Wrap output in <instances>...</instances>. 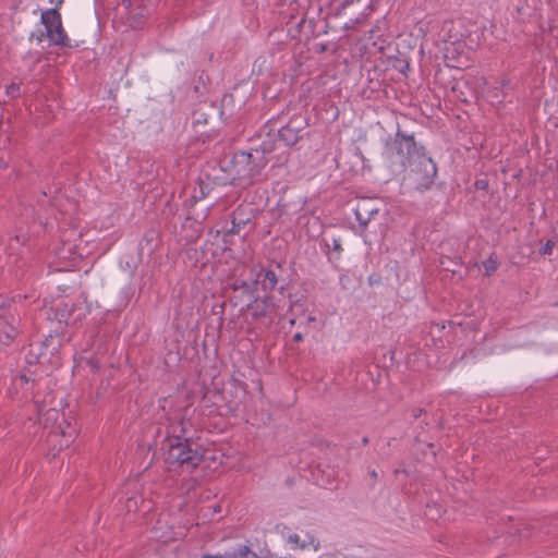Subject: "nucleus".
Wrapping results in <instances>:
<instances>
[{
	"instance_id": "22",
	"label": "nucleus",
	"mask_w": 558,
	"mask_h": 558,
	"mask_svg": "<svg viewBox=\"0 0 558 558\" xmlns=\"http://www.w3.org/2000/svg\"><path fill=\"white\" fill-rule=\"evenodd\" d=\"M488 186V182L486 179H477L475 181V187L477 190H485Z\"/></svg>"
},
{
	"instance_id": "23",
	"label": "nucleus",
	"mask_w": 558,
	"mask_h": 558,
	"mask_svg": "<svg viewBox=\"0 0 558 558\" xmlns=\"http://www.w3.org/2000/svg\"><path fill=\"white\" fill-rule=\"evenodd\" d=\"M49 2L51 4H53L52 9H57V11L60 12V9H61V7H62L64 1L63 0H49Z\"/></svg>"
},
{
	"instance_id": "24",
	"label": "nucleus",
	"mask_w": 558,
	"mask_h": 558,
	"mask_svg": "<svg viewBox=\"0 0 558 558\" xmlns=\"http://www.w3.org/2000/svg\"><path fill=\"white\" fill-rule=\"evenodd\" d=\"M202 558H221V556H220V554H215V555L205 554L202 556Z\"/></svg>"
},
{
	"instance_id": "25",
	"label": "nucleus",
	"mask_w": 558,
	"mask_h": 558,
	"mask_svg": "<svg viewBox=\"0 0 558 558\" xmlns=\"http://www.w3.org/2000/svg\"><path fill=\"white\" fill-rule=\"evenodd\" d=\"M302 339H303V336L301 332H298L293 336V340L296 342L301 341Z\"/></svg>"
},
{
	"instance_id": "1",
	"label": "nucleus",
	"mask_w": 558,
	"mask_h": 558,
	"mask_svg": "<svg viewBox=\"0 0 558 558\" xmlns=\"http://www.w3.org/2000/svg\"><path fill=\"white\" fill-rule=\"evenodd\" d=\"M38 386L39 384L35 378L21 374L13 378L11 387L9 388V395L13 400L21 402L33 401L36 405L40 422L45 427L50 428V437H60V448H66L74 440L76 429L65 418L63 412L57 409L44 411L37 396L36 389Z\"/></svg>"
},
{
	"instance_id": "29",
	"label": "nucleus",
	"mask_w": 558,
	"mask_h": 558,
	"mask_svg": "<svg viewBox=\"0 0 558 558\" xmlns=\"http://www.w3.org/2000/svg\"><path fill=\"white\" fill-rule=\"evenodd\" d=\"M371 475H372L373 478L377 477V473L375 471H373Z\"/></svg>"
},
{
	"instance_id": "27",
	"label": "nucleus",
	"mask_w": 558,
	"mask_h": 558,
	"mask_svg": "<svg viewBox=\"0 0 558 558\" xmlns=\"http://www.w3.org/2000/svg\"><path fill=\"white\" fill-rule=\"evenodd\" d=\"M131 504H132L133 506H136V500H134V499H131V498H130V499L128 500V506L130 507V506H131Z\"/></svg>"
},
{
	"instance_id": "16",
	"label": "nucleus",
	"mask_w": 558,
	"mask_h": 558,
	"mask_svg": "<svg viewBox=\"0 0 558 558\" xmlns=\"http://www.w3.org/2000/svg\"><path fill=\"white\" fill-rule=\"evenodd\" d=\"M221 558H257L248 545L238 544L233 548L220 554Z\"/></svg>"
},
{
	"instance_id": "2",
	"label": "nucleus",
	"mask_w": 558,
	"mask_h": 558,
	"mask_svg": "<svg viewBox=\"0 0 558 558\" xmlns=\"http://www.w3.org/2000/svg\"><path fill=\"white\" fill-rule=\"evenodd\" d=\"M166 461L169 465L192 471L206 458V449L193 437L167 438Z\"/></svg>"
},
{
	"instance_id": "4",
	"label": "nucleus",
	"mask_w": 558,
	"mask_h": 558,
	"mask_svg": "<svg viewBox=\"0 0 558 558\" xmlns=\"http://www.w3.org/2000/svg\"><path fill=\"white\" fill-rule=\"evenodd\" d=\"M423 148H417L414 137L397 132L393 138H389L386 143L385 155L395 163L405 166L410 165L415 155L422 154Z\"/></svg>"
},
{
	"instance_id": "13",
	"label": "nucleus",
	"mask_w": 558,
	"mask_h": 558,
	"mask_svg": "<svg viewBox=\"0 0 558 558\" xmlns=\"http://www.w3.org/2000/svg\"><path fill=\"white\" fill-rule=\"evenodd\" d=\"M287 543L291 549H313L316 551L319 548V542L310 533L290 534L287 538Z\"/></svg>"
},
{
	"instance_id": "6",
	"label": "nucleus",
	"mask_w": 558,
	"mask_h": 558,
	"mask_svg": "<svg viewBox=\"0 0 558 558\" xmlns=\"http://www.w3.org/2000/svg\"><path fill=\"white\" fill-rule=\"evenodd\" d=\"M40 23L45 27V35L49 45L59 47H71L70 39L62 25L61 13L57 9L41 11Z\"/></svg>"
},
{
	"instance_id": "28",
	"label": "nucleus",
	"mask_w": 558,
	"mask_h": 558,
	"mask_svg": "<svg viewBox=\"0 0 558 558\" xmlns=\"http://www.w3.org/2000/svg\"><path fill=\"white\" fill-rule=\"evenodd\" d=\"M122 3L126 4V5H130L131 2H130V0H123Z\"/></svg>"
},
{
	"instance_id": "10",
	"label": "nucleus",
	"mask_w": 558,
	"mask_h": 558,
	"mask_svg": "<svg viewBox=\"0 0 558 558\" xmlns=\"http://www.w3.org/2000/svg\"><path fill=\"white\" fill-rule=\"evenodd\" d=\"M192 410L189 407H184L171 414L168 421V436L167 438H184L190 437L189 433L192 429Z\"/></svg>"
},
{
	"instance_id": "34",
	"label": "nucleus",
	"mask_w": 558,
	"mask_h": 558,
	"mask_svg": "<svg viewBox=\"0 0 558 558\" xmlns=\"http://www.w3.org/2000/svg\"><path fill=\"white\" fill-rule=\"evenodd\" d=\"M314 320H315V317H312V316L308 317V322H314Z\"/></svg>"
},
{
	"instance_id": "26",
	"label": "nucleus",
	"mask_w": 558,
	"mask_h": 558,
	"mask_svg": "<svg viewBox=\"0 0 558 558\" xmlns=\"http://www.w3.org/2000/svg\"><path fill=\"white\" fill-rule=\"evenodd\" d=\"M333 250H336V251H340L341 250V245H340V243L338 241H335Z\"/></svg>"
},
{
	"instance_id": "12",
	"label": "nucleus",
	"mask_w": 558,
	"mask_h": 558,
	"mask_svg": "<svg viewBox=\"0 0 558 558\" xmlns=\"http://www.w3.org/2000/svg\"><path fill=\"white\" fill-rule=\"evenodd\" d=\"M444 59L449 68L461 69L468 64V48L464 41H446L444 46Z\"/></svg>"
},
{
	"instance_id": "8",
	"label": "nucleus",
	"mask_w": 558,
	"mask_h": 558,
	"mask_svg": "<svg viewBox=\"0 0 558 558\" xmlns=\"http://www.w3.org/2000/svg\"><path fill=\"white\" fill-rule=\"evenodd\" d=\"M265 163L263 157L241 151L234 155L232 167L238 179L254 182L260 175Z\"/></svg>"
},
{
	"instance_id": "3",
	"label": "nucleus",
	"mask_w": 558,
	"mask_h": 558,
	"mask_svg": "<svg viewBox=\"0 0 558 558\" xmlns=\"http://www.w3.org/2000/svg\"><path fill=\"white\" fill-rule=\"evenodd\" d=\"M62 339L59 335H49L41 342L31 344L28 362L40 366L57 368L61 364L60 349Z\"/></svg>"
},
{
	"instance_id": "21",
	"label": "nucleus",
	"mask_w": 558,
	"mask_h": 558,
	"mask_svg": "<svg viewBox=\"0 0 558 558\" xmlns=\"http://www.w3.org/2000/svg\"><path fill=\"white\" fill-rule=\"evenodd\" d=\"M198 185H199V194H193L192 195V198H193L194 203H196L198 199H203L206 196V193H205L204 187H203V182L199 181Z\"/></svg>"
},
{
	"instance_id": "33",
	"label": "nucleus",
	"mask_w": 558,
	"mask_h": 558,
	"mask_svg": "<svg viewBox=\"0 0 558 558\" xmlns=\"http://www.w3.org/2000/svg\"><path fill=\"white\" fill-rule=\"evenodd\" d=\"M421 412H422V409H418V412H416L415 417H418Z\"/></svg>"
},
{
	"instance_id": "5",
	"label": "nucleus",
	"mask_w": 558,
	"mask_h": 558,
	"mask_svg": "<svg viewBox=\"0 0 558 558\" xmlns=\"http://www.w3.org/2000/svg\"><path fill=\"white\" fill-rule=\"evenodd\" d=\"M409 167V177L416 190L425 191L433 185L437 168L433 159L425 153L415 155Z\"/></svg>"
},
{
	"instance_id": "32",
	"label": "nucleus",
	"mask_w": 558,
	"mask_h": 558,
	"mask_svg": "<svg viewBox=\"0 0 558 558\" xmlns=\"http://www.w3.org/2000/svg\"><path fill=\"white\" fill-rule=\"evenodd\" d=\"M421 412H422V409H418V412H416L415 417H418Z\"/></svg>"
},
{
	"instance_id": "30",
	"label": "nucleus",
	"mask_w": 558,
	"mask_h": 558,
	"mask_svg": "<svg viewBox=\"0 0 558 558\" xmlns=\"http://www.w3.org/2000/svg\"><path fill=\"white\" fill-rule=\"evenodd\" d=\"M290 324L294 325L295 324V318L290 319Z\"/></svg>"
},
{
	"instance_id": "9",
	"label": "nucleus",
	"mask_w": 558,
	"mask_h": 558,
	"mask_svg": "<svg viewBox=\"0 0 558 558\" xmlns=\"http://www.w3.org/2000/svg\"><path fill=\"white\" fill-rule=\"evenodd\" d=\"M61 247L56 251L60 259L75 262L82 257L80 245L82 243V233L76 229H69L62 232Z\"/></svg>"
},
{
	"instance_id": "11",
	"label": "nucleus",
	"mask_w": 558,
	"mask_h": 558,
	"mask_svg": "<svg viewBox=\"0 0 558 558\" xmlns=\"http://www.w3.org/2000/svg\"><path fill=\"white\" fill-rule=\"evenodd\" d=\"M19 320L11 306H0V350L9 345L17 335Z\"/></svg>"
},
{
	"instance_id": "7",
	"label": "nucleus",
	"mask_w": 558,
	"mask_h": 558,
	"mask_svg": "<svg viewBox=\"0 0 558 558\" xmlns=\"http://www.w3.org/2000/svg\"><path fill=\"white\" fill-rule=\"evenodd\" d=\"M246 307L252 320L266 328L281 316L279 305L270 296L255 298Z\"/></svg>"
},
{
	"instance_id": "14",
	"label": "nucleus",
	"mask_w": 558,
	"mask_h": 558,
	"mask_svg": "<svg viewBox=\"0 0 558 558\" xmlns=\"http://www.w3.org/2000/svg\"><path fill=\"white\" fill-rule=\"evenodd\" d=\"M256 280L254 281V284L256 282H262L263 290H274L278 283V278L275 271L272 270H265L263 267L254 268Z\"/></svg>"
},
{
	"instance_id": "17",
	"label": "nucleus",
	"mask_w": 558,
	"mask_h": 558,
	"mask_svg": "<svg viewBox=\"0 0 558 558\" xmlns=\"http://www.w3.org/2000/svg\"><path fill=\"white\" fill-rule=\"evenodd\" d=\"M368 41L366 44V48L369 50V52H379V53H383L385 52L386 48H387V40L385 37H383L381 35H377L375 36V31L374 29H371L369 31V37H368Z\"/></svg>"
},
{
	"instance_id": "35",
	"label": "nucleus",
	"mask_w": 558,
	"mask_h": 558,
	"mask_svg": "<svg viewBox=\"0 0 558 558\" xmlns=\"http://www.w3.org/2000/svg\"><path fill=\"white\" fill-rule=\"evenodd\" d=\"M219 511H220V509L218 507L214 508V512H219Z\"/></svg>"
},
{
	"instance_id": "15",
	"label": "nucleus",
	"mask_w": 558,
	"mask_h": 558,
	"mask_svg": "<svg viewBox=\"0 0 558 558\" xmlns=\"http://www.w3.org/2000/svg\"><path fill=\"white\" fill-rule=\"evenodd\" d=\"M355 217L362 227H366L371 217L378 211V209L371 204L369 201H361L355 208Z\"/></svg>"
},
{
	"instance_id": "31",
	"label": "nucleus",
	"mask_w": 558,
	"mask_h": 558,
	"mask_svg": "<svg viewBox=\"0 0 558 558\" xmlns=\"http://www.w3.org/2000/svg\"><path fill=\"white\" fill-rule=\"evenodd\" d=\"M421 412H422V409H418V412H416L415 417H418Z\"/></svg>"
},
{
	"instance_id": "20",
	"label": "nucleus",
	"mask_w": 558,
	"mask_h": 558,
	"mask_svg": "<svg viewBox=\"0 0 558 558\" xmlns=\"http://www.w3.org/2000/svg\"><path fill=\"white\" fill-rule=\"evenodd\" d=\"M554 246L555 243L553 241H547L539 252L543 255L551 254Z\"/></svg>"
},
{
	"instance_id": "19",
	"label": "nucleus",
	"mask_w": 558,
	"mask_h": 558,
	"mask_svg": "<svg viewBox=\"0 0 558 558\" xmlns=\"http://www.w3.org/2000/svg\"><path fill=\"white\" fill-rule=\"evenodd\" d=\"M253 284L247 283L246 281H241L240 284L234 286V290L242 289L245 292H253Z\"/></svg>"
},
{
	"instance_id": "18",
	"label": "nucleus",
	"mask_w": 558,
	"mask_h": 558,
	"mask_svg": "<svg viewBox=\"0 0 558 558\" xmlns=\"http://www.w3.org/2000/svg\"><path fill=\"white\" fill-rule=\"evenodd\" d=\"M5 93L11 97L16 98L20 96V86L15 83H11L7 86Z\"/></svg>"
}]
</instances>
